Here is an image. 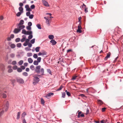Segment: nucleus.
<instances>
[{
	"instance_id": "f257e3e1",
	"label": "nucleus",
	"mask_w": 123,
	"mask_h": 123,
	"mask_svg": "<svg viewBox=\"0 0 123 123\" xmlns=\"http://www.w3.org/2000/svg\"><path fill=\"white\" fill-rule=\"evenodd\" d=\"M41 66L40 65L37 66L36 67L35 71L37 73L39 74L40 73L41 75H44V71L43 68L41 69Z\"/></svg>"
},
{
	"instance_id": "f03ea898",
	"label": "nucleus",
	"mask_w": 123,
	"mask_h": 123,
	"mask_svg": "<svg viewBox=\"0 0 123 123\" xmlns=\"http://www.w3.org/2000/svg\"><path fill=\"white\" fill-rule=\"evenodd\" d=\"M40 79L37 76L34 77L33 78V83L34 85H35L38 83Z\"/></svg>"
},
{
	"instance_id": "7ed1b4c3",
	"label": "nucleus",
	"mask_w": 123,
	"mask_h": 123,
	"mask_svg": "<svg viewBox=\"0 0 123 123\" xmlns=\"http://www.w3.org/2000/svg\"><path fill=\"white\" fill-rule=\"evenodd\" d=\"M16 80L17 81L18 83H21V84H23L24 83V81L23 80V79L20 78H17Z\"/></svg>"
},
{
	"instance_id": "20e7f679",
	"label": "nucleus",
	"mask_w": 123,
	"mask_h": 123,
	"mask_svg": "<svg viewBox=\"0 0 123 123\" xmlns=\"http://www.w3.org/2000/svg\"><path fill=\"white\" fill-rule=\"evenodd\" d=\"M77 112H78V117L79 118L80 117H84V115L83 114H81L82 112L81 111H78Z\"/></svg>"
},
{
	"instance_id": "39448f33",
	"label": "nucleus",
	"mask_w": 123,
	"mask_h": 123,
	"mask_svg": "<svg viewBox=\"0 0 123 123\" xmlns=\"http://www.w3.org/2000/svg\"><path fill=\"white\" fill-rule=\"evenodd\" d=\"M9 107V103L8 101L6 102V106L3 108V110H5L6 111L7 110Z\"/></svg>"
},
{
	"instance_id": "423d86ee",
	"label": "nucleus",
	"mask_w": 123,
	"mask_h": 123,
	"mask_svg": "<svg viewBox=\"0 0 123 123\" xmlns=\"http://www.w3.org/2000/svg\"><path fill=\"white\" fill-rule=\"evenodd\" d=\"M81 27L80 24H79L78 27V29L77 30V32L79 33H81L82 31L81 30Z\"/></svg>"
},
{
	"instance_id": "0eeeda50",
	"label": "nucleus",
	"mask_w": 123,
	"mask_h": 123,
	"mask_svg": "<svg viewBox=\"0 0 123 123\" xmlns=\"http://www.w3.org/2000/svg\"><path fill=\"white\" fill-rule=\"evenodd\" d=\"M42 2L43 4L45 6L48 7H49V4L46 1L44 0H42Z\"/></svg>"
},
{
	"instance_id": "6e6552de",
	"label": "nucleus",
	"mask_w": 123,
	"mask_h": 123,
	"mask_svg": "<svg viewBox=\"0 0 123 123\" xmlns=\"http://www.w3.org/2000/svg\"><path fill=\"white\" fill-rule=\"evenodd\" d=\"M54 94V93L52 92H50L47 93L45 97L48 99H49L50 96L51 95H53Z\"/></svg>"
},
{
	"instance_id": "1a4fd4ad",
	"label": "nucleus",
	"mask_w": 123,
	"mask_h": 123,
	"mask_svg": "<svg viewBox=\"0 0 123 123\" xmlns=\"http://www.w3.org/2000/svg\"><path fill=\"white\" fill-rule=\"evenodd\" d=\"M47 54V53L44 51H43L42 52H40L38 54V55H44Z\"/></svg>"
},
{
	"instance_id": "9d476101",
	"label": "nucleus",
	"mask_w": 123,
	"mask_h": 123,
	"mask_svg": "<svg viewBox=\"0 0 123 123\" xmlns=\"http://www.w3.org/2000/svg\"><path fill=\"white\" fill-rule=\"evenodd\" d=\"M30 41L29 39H25V42L23 44V45L25 46H27V44L29 43V42Z\"/></svg>"
},
{
	"instance_id": "9b49d317",
	"label": "nucleus",
	"mask_w": 123,
	"mask_h": 123,
	"mask_svg": "<svg viewBox=\"0 0 123 123\" xmlns=\"http://www.w3.org/2000/svg\"><path fill=\"white\" fill-rule=\"evenodd\" d=\"M20 31L18 28H16L13 31V32L15 34H17Z\"/></svg>"
},
{
	"instance_id": "f8f14e48",
	"label": "nucleus",
	"mask_w": 123,
	"mask_h": 123,
	"mask_svg": "<svg viewBox=\"0 0 123 123\" xmlns=\"http://www.w3.org/2000/svg\"><path fill=\"white\" fill-rule=\"evenodd\" d=\"M111 55V53L110 52H109L107 55L106 56L105 58V60H106L108 58H110Z\"/></svg>"
},
{
	"instance_id": "ddd939ff",
	"label": "nucleus",
	"mask_w": 123,
	"mask_h": 123,
	"mask_svg": "<svg viewBox=\"0 0 123 123\" xmlns=\"http://www.w3.org/2000/svg\"><path fill=\"white\" fill-rule=\"evenodd\" d=\"M25 8L26 9V10L28 11H31V9L30 8L29 6L28 5H26L25 6Z\"/></svg>"
},
{
	"instance_id": "4468645a",
	"label": "nucleus",
	"mask_w": 123,
	"mask_h": 123,
	"mask_svg": "<svg viewBox=\"0 0 123 123\" xmlns=\"http://www.w3.org/2000/svg\"><path fill=\"white\" fill-rule=\"evenodd\" d=\"M50 42L53 45H55L56 43V42L54 40L52 39L50 41Z\"/></svg>"
},
{
	"instance_id": "2eb2a0df",
	"label": "nucleus",
	"mask_w": 123,
	"mask_h": 123,
	"mask_svg": "<svg viewBox=\"0 0 123 123\" xmlns=\"http://www.w3.org/2000/svg\"><path fill=\"white\" fill-rule=\"evenodd\" d=\"M18 26V28L20 30V31L21 30L23 29L25 27V26L24 25H20Z\"/></svg>"
},
{
	"instance_id": "dca6fc26",
	"label": "nucleus",
	"mask_w": 123,
	"mask_h": 123,
	"mask_svg": "<svg viewBox=\"0 0 123 123\" xmlns=\"http://www.w3.org/2000/svg\"><path fill=\"white\" fill-rule=\"evenodd\" d=\"M51 22V20L50 19L49 20L48 19L46 20V23L48 26H49L50 25V23Z\"/></svg>"
},
{
	"instance_id": "f3484780",
	"label": "nucleus",
	"mask_w": 123,
	"mask_h": 123,
	"mask_svg": "<svg viewBox=\"0 0 123 123\" xmlns=\"http://www.w3.org/2000/svg\"><path fill=\"white\" fill-rule=\"evenodd\" d=\"M22 38L20 40L21 42H24L25 40L26 37L25 35H23L22 36Z\"/></svg>"
},
{
	"instance_id": "a211bd4d",
	"label": "nucleus",
	"mask_w": 123,
	"mask_h": 123,
	"mask_svg": "<svg viewBox=\"0 0 123 123\" xmlns=\"http://www.w3.org/2000/svg\"><path fill=\"white\" fill-rule=\"evenodd\" d=\"M24 21L23 20H20L19 24L18 25H22L24 24Z\"/></svg>"
},
{
	"instance_id": "6ab92c4d",
	"label": "nucleus",
	"mask_w": 123,
	"mask_h": 123,
	"mask_svg": "<svg viewBox=\"0 0 123 123\" xmlns=\"http://www.w3.org/2000/svg\"><path fill=\"white\" fill-rule=\"evenodd\" d=\"M28 60L29 62L30 63H32L33 62L32 59L30 58H28Z\"/></svg>"
},
{
	"instance_id": "aec40b11",
	"label": "nucleus",
	"mask_w": 123,
	"mask_h": 123,
	"mask_svg": "<svg viewBox=\"0 0 123 123\" xmlns=\"http://www.w3.org/2000/svg\"><path fill=\"white\" fill-rule=\"evenodd\" d=\"M48 37L50 39H53L54 38V36L52 35H50Z\"/></svg>"
},
{
	"instance_id": "412c9836",
	"label": "nucleus",
	"mask_w": 123,
	"mask_h": 123,
	"mask_svg": "<svg viewBox=\"0 0 123 123\" xmlns=\"http://www.w3.org/2000/svg\"><path fill=\"white\" fill-rule=\"evenodd\" d=\"M18 9L19 11L22 13L23 12V9L22 7H19Z\"/></svg>"
},
{
	"instance_id": "4be33fe9",
	"label": "nucleus",
	"mask_w": 123,
	"mask_h": 123,
	"mask_svg": "<svg viewBox=\"0 0 123 123\" xmlns=\"http://www.w3.org/2000/svg\"><path fill=\"white\" fill-rule=\"evenodd\" d=\"M32 32L31 31H26L25 35H29L31 34H32Z\"/></svg>"
},
{
	"instance_id": "5701e85b",
	"label": "nucleus",
	"mask_w": 123,
	"mask_h": 123,
	"mask_svg": "<svg viewBox=\"0 0 123 123\" xmlns=\"http://www.w3.org/2000/svg\"><path fill=\"white\" fill-rule=\"evenodd\" d=\"M20 112H19L18 113V114L17 115V119H18L20 118Z\"/></svg>"
},
{
	"instance_id": "b1692460",
	"label": "nucleus",
	"mask_w": 123,
	"mask_h": 123,
	"mask_svg": "<svg viewBox=\"0 0 123 123\" xmlns=\"http://www.w3.org/2000/svg\"><path fill=\"white\" fill-rule=\"evenodd\" d=\"M40 48V47H36L35 48V50L37 52H38L39 51V49Z\"/></svg>"
},
{
	"instance_id": "393cba45",
	"label": "nucleus",
	"mask_w": 123,
	"mask_h": 123,
	"mask_svg": "<svg viewBox=\"0 0 123 123\" xmlns=\"http://www.w3.org/2000/svg\"><path fill=\"white\" fill-rule=\"evenodd\" d=\"M23 63V61L22 60H21L19 61L18 63L19 65H21Z\"/></svg>"
},
{
	"instance_id": "a878e982",
	"label": "nucleus",
	"mask_w": 123,
	"mask_h": 123,
	"mask_svg": "<svg viewBox=\"0 0 123 123\" xmlns=\"http://www.w3.org/2000/svg\"><path fill=\"white\" fill-rule=\"evenodd\" d=\"M41 104L42 105H44L45 101L42 98H41Z\"/></svg>"
},
{
	"instance_id": "bb28decb",
	"label": "nucleus",
	"mask_w": 123,
	"mask_h": 123,
	"mask_svg": "<svg viewBox=\"0 0 123 123\" xmlns=\"http://www.w3.org/2000/svg\"><path fill=\"white\" fill-rule=\"evenodd\" d=\"M10 46L11 48L12 49H13L15 47L16 45L14 44H12Z\"/></svg>"
},
{
	"instance_id": "cd10ccee",
	"label": "nucleus",
	"mask_w": 123,
	"mask_h": 123,
	"mask_svg": "<svg viewBox=\"0 0 123 123\" xmlns=\"http://www.w3.org/2000/svg\"><path fill=\"white\" fill-rule=\"evenodd\" d=\"M39 62L37 61H35L34 62L33 64L35 65H38Z\"/></svg>"
},
{
	"instance_id": "c85d7f7f",
	"label": "nucleus",
	"mask_w": 123,
	"mask_h": 123,
	"mask_svg": "<svg viewBox=\"0 0 123 123\" xmlns=\"http://www.w3.org/2000/svg\"><path fill=\"white\" fill-rule=\"evenodd\" d=\"M35 39L33 38L31 40L30 42L31 43L33 44L35 43Z\"/></svg>"
},
{
	"instance_id": "c756f323",
	"label": "nucleus",
	"mask_w": 123,
	"mask_h": 123,
	"mask_svg": "<svg viewBox=\"0 0 123 123\" xmlns=\"http://www.w3.org/2000/svg\"><path fill=\"white\" fill-rule=\"evenodd\" d=\"M27 56L30 57L32 55V54L31 53H27Z\"/></svg>"
},
{
	"instance_id": "7c9ffc66",
	"label": "nucleus",
	"mask_w": 123,
	"mask_h": 123,
	"mask_svg": "<svg viewBox=\"0 0 123 123\" xmlns=\"http://www.w3.org/2000/svg\"><path fill=\"white\" fill-rule=\"evenodd\" d=\"M36 26L39 29H41V25L40 24H37Z\"/></svg>"
},
{
	"instance_id": "2f4dec72",
	"label": "nucleus",
	"mask_w": 123,
	"mask_h": 123,
	"mask_svg": "<svg viewBox=\"0 0 123 123\" xmlns=\"http://www.w3.org/2000/svg\"><path fill=\"white\" fill-rule=\"evenodd\" d=\"M86 5L84 3H83V5H81V6H80V7L81 8L82 7V8H81V9L82 10L84 8L86 7Z\"/></svg>"
},
{
	"instance_id": "473e14b6",
	"label": "nucleus",
	"mask_w": 123,
	"mask_h": 123,
	"mask_svg": "<svg viewBox=\"0 0 123 123\" xmlns=\"http://www.w3.org/2000/svg\"><path fill=\"white\" fill-rule=\"evenodd\" d=\"M17 70V71L19 72H20L22 71V69L20 68H18Z\"/></svg>"
},
{
	"instance_id": "72a5a7b5",
	"label": "nucleus",
	"mask_w": 123,
	"mask_h": 123,
	"mask_svg": "<svg viewBox=\"0 0 123 123\" xmlns=\"http://www.w3.org/2000/svg\"><path fill=\"white\" fill-rule=\"evenodd\" d=\"M21 44L20 43H17V46L18 48H20L21 46Z\"/></svg>"
},
{
	"instance_id": "f704fd0d",
	"label": "nucleus",
	"mask_w": 123,
	"mask_h": 123,
	"mask_svg": "<svg viewBox=\"0 0 123 123\" xmlns=\"http://www.w3.org/2000/svg\"><path fill=\"white\" fill-rule=\"evenodd\" d=\"M41 60V57H38L37 58V61L39 62H40Z\"/></svg>"
},
{
	"instance_id": "c9c22d12",
	"label": "nucleus",
	"mask_w": 123,
	"mask_h": 123,
	"mask_svg": "<svg viewBox=\"0 0 123 123\" xmlns=\"http://www.w3.org/2000/svg\"><path fill=\"white\" fill-rule=\"evenodd\" d=\"M22 13L21 12H18L16 16L17 17H19L20 15Z\"/></svg>"
},
{
	"instance_id": "e433bc0d",
	"label": "nucleus",
	"mask_w": 123,
	"mask_h": 123,
	"mask_svg": "<svg viewBox=\"0 0 123 123\" xmlns=\"http://www.w3.org/2000/svg\"><path fill=\"white\" fill-rule=\"evenodd\" d=\"M33 37V36L32 34L29 35V36L28 37V39H30L32 38Z\"/></svg>"
},
{
	"instance_id": "4c0bfd02",
	"label": "nucleus",
	"mask_w": 123,
	"mask_h": 123,
	"mask_svg": "<svg viewBox=\"0 0 123 123\" xmlns=\"http://www.w3.org/2000/svg\"><path fill=\"white\" fill-rule=\"evenodd\" d=\"M26 31L24 29H23L22 31V33L24 34H26Z\"/></svg>"
},
{
	"instance_id": "58836bf2",
	"label": "nucleus",
	"mask_w": 123,
	"mask_h": 123,
	"mask_svg": "<svg viewBox=\"0 0 123 123\" xmlns=\"http://www.w3.org/2000/svg\"><path fill=\"white\" fill-rule=\"evenodd\" d=\"M20 39L19 38H18L15 39V41L16 42H19Z\"/></svg>"
},
{
	"instance_id": "ea45409f",
	"label": "nucleus",
	"mask_w": 123,
	"mask_h": 123,
	"mask_svg": "<svg viewBox=\"0 0 123 123\" xmlns=\"http://www.w3.org/2000/svg\"><path fill=\"white\" fill-rule=\"evenodd\" d=\"M23 75L25 76H27L28 75V74L26 72H24L23 73Z\"/></svg>"
},
{
	"instance_id": "a19ab883",
	"label": "nucleus",
	"mask_w": 123,
	"mask_h": 123,
	"mask_svg": "<svg viewBox=\"0 0 123 123\" xmlns=\"http://www.w3.org/2000/svg\"><path fill=\"white\" fill-rule=\"evenodd\" d=\"M30 69L32 70H33L34 69V67L33 65H31L30 66Z\"/></svg>"
},
{
	"instance_id": "79ce46f5",
	"label": "nucleus",
	"mask_w": 123,
	"mask_h": 123,
	"mask_svg": "<svg viewBox=\"0 0 123 123\" xmlns=\"http://www.w3.org/2000/svg\"><path fill=\"white\" fill-rule=\"evenodd\" d=\"M47 72L48 73H49L51 75H52L51 74V71L49 69H47Z\"/></svg>"
},
{
	"instance_id": "37998d69",
	"label": "nucleus",
	"mask_w": 123,
	"mask_h": 123,
	"mask_svg": "<svg viewBox=\"0 0 123 123\" xmlns=\"http://www.w3.org/2000/svg\"><path fill=\"white\" fill-rule=\"evenodd\" d=\"M15 56V54H13V53H12V54H10V56L12 58H14V57Z\"/></svg>"
},
{
	"instance_id": "c03bdc74",
	"label": "nucleus",
	"mask_w": 123,
	"mask_h": 123,
	"mask_svg": "<svg viewBox=\"0 0 123 123\" xmlns=\"http://www.w3.org/2000/svg\"><path fill=\"white\" fill-rule=\"evenodd\" d=\"M63 87V86L62 85H61L59 88L57 90V91H59L61 90L62 89Z\"/></svg>"
},
{
	"instance_id": "a18cd8bd",
	"label": "nucleus",
	"mask_w": 123,
	"mask_h": 123,
	"mask_svg": "<svg viewBox=\"0 0 123 123\" xmlns=\"http://www.w3.org/2000/svg\"><path fill=\"white\" fill-rule=\"evenodd\" d=\"M33 17H34V15H33V14L30 15L29 16V18L30 19H32L33 18Z\"/></svg>"
},
{
	"instance_id": "49530a36",
	"label": "nucleus",
	"mask_w": 123,
	"mask_h": 123,
	"mask_svg": "<svg viewBox=\"0 0 123 123\" xmlns=\"http://www.w3.org/2000/svg\"><path fill=\"white\" fill-rule=\"evenodd\" d=\"M13 69L14 70H15L17 69L18 68V67L16 65H15L13 67Z\"/></svg>"
},
{
	"instance_id": "de8ad7c7",
	"label": "nucleus",
	"mask_w": 123,
	"mask_h": 123,
	"mask_svg": "<svg viewBox=\"0 0 123 123\" xmlns=\"http://www.w3.org/2000/svg\"><path fill=\"white\" fill-rule=\"evenodd\" d=\"M33 57L35 58L36 59L37 58V54H34L33 55Z\"/></svg>"
},
{
	"instance_id": "09e8293b",
	"label": "nucleus",
	"mask_w": 123,
	"mask_h": 123,
	"mask_svg": "<svg viewBox=\"0 0 123 123\" xmlns=\"http://www.w3.org/2000/svg\"><path fill=\"white\" fill-rule=\"evenodd\" d=\"M27 45H28L29 47L30 48H31L32 46V44L31 43H30L27 44Z\"/></svg>"
},
{
	"instance_id": "8fccbe9b",
	"label": "nucleus",
	"mask_w": 123,
	"mask_h": 123,
	"mask_svg": "<svg viewBox=\"0 0 123 123\" xmlns=\"http://www.w3.org/2000/svg\"><path fill=\"white\" fill-rule=\"evenodd\" d=\"M62 97L63 98H64L65 97L66 93L65 92H62Z\"/></svg>"
},
{
	"instance_id": "3c124183",
	"label": "nucleus",
	"mask_w": 123,
	"mask_h": 123,
	"mask_svg": "<svg viewBox=\"0 0 123 123\" xmlns=\"http://www.w3.org/2000/svg\"><path fill=\"white\" fill-rule=\"evenodd\" d=\"M25 49L26 51H30L31 49L28 47H26L25 48Z\"/></svg>"
},
{
	"instance_id": "603ef678",
	"label": "nucleus",
	"mask_w": 123,
	"mask_h": 123,
	"mask_svg": "<svg viewBox=\"0 0 123 123\" xmlns=\"http://www.w3.org/2000/svg\"><path fill=\"white\" fill-rule=\"evenodd\" d=\"M98 102L101 105L103 104L102 101L100 100H98Z\"/></svg>"
},
{
	"instance_id": "864d4df0",
	"label": "nucleus",
	"mask_w": 123,
	"mask_h": 123,
	"mask_svg": "<svg viewBox=\"0 0 123 123\" xmlns=\"http://www.w3.org/2000/svg\"><path fill=\"white\" fill-rule=\"evenodd\" d=\"M77 77V76H74L72 77V79L73 80H75L76 79V78Z\"/></svg>"
},
{
	"instance_id": "5fc2aeb1",
	"label": "nucleus",
	"mask_w": 123,
	"mask_h": 123,
	"mask_svg": "<svg viewBox=\"0 0 123 123\" xmlns=\"http://www.w3.org/2000/svg\"><path fill=\"white\" fill-rule=\"evenodd\" d=\"M2 96L4 98H5L6 97V94L5 93L3 94Z\"/></svg>"
},
{
	"instance_id": "6e6d98bb",
	"label": "nucleus",
	"mask_w": 123,
	"mask_h": 123,
	"mask_svg": "<svg viewBox=\"0 0 123 123\" xmlns=\"http://www.w3.org/2000/svg\"><path fill=\"white\" fill-rule=\"evenodd\" d=\"M26 29L28 30H30L31 29V27L30 26H27L26 27Z\"/></svg>"
},
{
	"instance_id": "4d7b16f0",
	"label": "nucleus",
	"mask_w": 123,
	"mask_h": 123,
	"mask_svg": "<svg viewBox=\"0 0 123 123\" xmlns=\"http://www.w3.org/2000/svg\"><path fill=\"white\" fill-rule=\"evenodd\" d=\"M30 7L31 9H33L35 8V6L34 5H32Z\"/></svg>"
},
{
	"instance_id": "13d9d810",
	"label": "nucleus",
	"mask_w": 123,
	"mask_h": 123,
	"mask_svg": "<svg viewBox=\"0 0 123 123\" xmlns=\"http://www.w3.org/2000/svg\"><path fill=\"white\" fill-rule=\"evenodd\" d=\"M30 14V11H29L28 12H27L26 13V15L27 16H29Z\"/></svg>"
},
{
	"instance_id": "bf43d9fd",
	"label": "nucleus",
	"mask_w": 123,
	"mask_h": 123,
	"mask_svg": "<svg viewBox=\"0 0 123 123\" xmlns=\"http://www.w3.org/2000/svg\"><path fill=\"white\" fill-rule=\"evenodd\" d=\"M16 61H13L12 62V64L13 65H15L16 64Z\"/></svg>"
},
{
	"instance_id": "052dcab7",
	"label": "nucleus",
	"mask_w": 123,
	"mask_h": 123,
	"mask_svg": "<svg viewBox=\"0 0 123 123\" xmlns=\"http://www.w3.org/2000/svg\"><path fill=\"white\" fill-rule=\"evenodd\" d=\"M28 26H31L32 25V23L31 22H29L28 23Z\"/></svg>"
},
{
	"instance_id": "680f3d73",
	"label": "nucleus",
	"mask_w": 123,
	"mask_h": 123,
	"mask_svg": "<svg viewBox=\"0 0 123 123\" xmlns=\"http://www.w3.org/2000/svg\"><path fill=\"white\" fill-rule=\"evenodd\" d=\"M85 13H87L88 12V8H86L85 7Z\"/></svg>"
},
{
	"instance_id": "e2e57ef3",
	"label": "nucleus",
	"mask_w": 123,
	"mask_h": 123,
	"mask_svg": "<svg viewBox=\"0 0 123 123\" xmlns=\"http://www.w3.org/2000/svg\"><path fill=\"white\" fill-rule=\"evenodd\" d=\"M22 69L24 70L25 69V67L23 66H21L20 67Z\"/></svg>"
},
{
	"instance_id": "0e129e2a",
	"label": "nucleus",
	"mask_w": 123,
	"mask_h": 123,
	"mask_svg": "<svg viewBox=\"0 0 123 123\" xmlns=\"http://www.w3.org/2000/svg\"><path fill=\"white\" fill-rule=\"evenodd\" d=\"M12 71V69H9L8 70V72L10 73Z\"/></svg>"
},
{
	"instance_id": "69168bd1",
	"label": "nucleus",
	"mask_w": 123,
	"mask_h": 123,
	"mask_svg": "<svg viewBox=\"0 0 123 123\" xmlns=\"http://www.w3.org/2000/svg\"><path fill=\"white\" fill-rule=\"evenodd\" d=\"M11 38H13L14 37V35L13 34H12L10 37Z\"/></svg>"
},
{
	"instance_id": "338daca9",
	"label": "nucleus",
	"mask_w": 123,
	"mask_h": 123,
	"mask_svg": "<svg viewBox=\"0 0 123 123\" xmlns=\"http://www.w3.org/2000/svg\"><path fill=\"white\" fill-rule=\"evenodd\" d=\"M66 94L68 96H70L71 95V94L69 92H67Z\"/></svg>"
},
{
	"instance_id": "774afa93",
	"label": "nucleus",
	"mask_w": 123,
	"mask_h": 123,
	"mask_svg": "<svg viewBox=\"0 0 123 123\" xmlns=\"http://www.w3.org/2000/svg\"><path fill=\"white\" fill-rule=\"evenodd\" d=\"M26 115V113L25 112H24L22 114V116L23 117H24Z\"/></svg>"
}]
</instances>
